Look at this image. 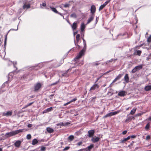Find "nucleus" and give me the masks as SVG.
Listing matches in <instances>:
<instances>
[{"instance_id": "obj_1", "label": "nucleus", "mask_w": 151, "mask_h": 151, "mask_svg": "<svg viewBox=\"0 0 151 151\" xmlns=\"http://www.w3.org/2000/svg\"><path fill=\"white\" fill-rule=\"evenodd\" d=\"M84 46L83 49L79 52L78 55L74 59L76 61L81 57L82 56L84 55V52H85L86 48V44H83Z\"/></svg>"}, {"instance_id": "obj_2", "label": "nucleus", "mask_w": 151, "mask_h": 151, "mask_svg": "<svg viewBox=\"0 0 151 151\" xmlns=\"http://www.w3.org/2000/svg\"><path fill=\"white\" fill-rule=\"evenodd\" d=\"M99 87V86L98 84H95L91 87L89 91L91 93L94 91H98Z\"/></svg>"}, {"instance_id": "obj_3", "label": "nucleus", "mask_w": 151, "mask_h": 151, "mask_svg": "<svg viewBox=\"0 0 151 151\" xmlns=\"http://www.w3.org/2000/svg\"><path fill=\"white\" fill-rule=\"evenodd\" d=\"M16 134L15 131H14L8 133H6L5 134V136L6 137H8L15 135Z\"/></svg>"}, {"instance_id": "obj_4", "label": "nucleus", "mask_w": 151, "mask_h": 151, "mask_svg": "<svg viewBox=\"0 0 151 151\" xmlns=\"http://www.w3.org/2000/svg\"><path fill=\"white\" fill-rule=\"evenodd\" d=\"M100 139V138L99 137L94 136L92 137L91 141L93 143H96L99 142Z\"/></svg>"}, {"instance_id": "obj_5", "label": "nucleus", "mask_w": 151, "mask_h": 151, "mask_svg": "<svg viewBox=\"0 0 151 151\" xmlns=\"http://www.w3.org/2000/svg\"><path fill=\"white\" fill-rule=\"evenodd\" d=\"M41 86V85L40 83H37L35 85L34 91H37L38 90Z\"/></svg>"}, {"instance_id": "obj_6", "label": "nucleus", "mask_w": 151, "mask_h": 151, "mask_svg": "<svg viewBox=\"0 0 151 151\" xmlns=\"http://www.w3.org/2000/svg\"><path fill=\"white\" fill-rule=\"evenodd\" d=\"M95 133V131L94 130H89L88 132V136L89 137H92Z\"/></svg>"}, {"instance_id": "obj_7", "label": "nucleus", "mask_w": 151, "mask_h": 151, "mask_svg": "<svg viewBox=\"0 0 151 151\" xmlns=\"http://www.w3.org/2000/svg\"><path fill=\"white\" fill-rule=\"evenodd\" d=\"M96 7L94 5H92L91 8V13L93 14L96 11Z\"/></svg>"}, {"instance_id": "obj_8", "label": "nucleus", "mask_w": 151, "mask_h": 151, "mask_svg": "<svg viewBox=\"0 0 151 151\" xmlns=\"http://www.w3.org/2000/svg\"><path fill=\"white\" fill-rule=\"evenodd\" d=\"M26 2H23L24 5L23 6V9H28L30 7V5L29 4H26Z\"/></svg>"}, {"instance_id": "obj_9", "label": "nucleus", "mask_w": 151, "mask_h": 151, "mask_svg": "<svg viewBox=\"0 0 151 151\" xmlns=\"http://www.w3.org/2000/svg\"><path fill=\"white\" fill-rule=\"evenodd\" d=\"M94 147L93 145L92 144L90 146L88 147L87 148H84L85 149L86 151H90L91 149H92Z\"/></svg>"}, {"instance_id": "obj_10", "label": "nucleus", "mask_w": 151, "mask_h": 151, "mask_svg": "<svg viewBox=\"0 0 151 151\" xmlns=\"http://www.w3.org/2000/svg\"><path fill=\"white\" fill-rule=\"evenodd\" d=\"M94 15L93 14L91 15L89 18L88 19L87 24H88L90 23L91 21H92L94 18Z\"/></svg>"}, {"instance_id": "obj_11", "label": "nucleus", "mask_w": 151, "mask_h": 151, "mask_svg": "<svg viewBox=\"0 0 151 151\" xmlns=\"http://www.w3.org/2000/svg\"><path fill=\"white\" fill-rule=\"evenodd\" d=\"M77 27V23L76 22H74L73 24L71 25L72 28L73 30L76 29Z\"/></svg>"}, {"instance_id": "obj_12", "label": "nucleus", "mask_w": 151, "mask_h": 151, "mask_svg": "<svg viewBox=\"0 0 151 151\" xmlns=\"http://www.w3.org/2000/svg\"><path fill=\"white\" fill-rule=\"evenodd\" d=\"M12 114V111H8L6 113H4L3 115L4 116H10Z\"/></svg>"}, {"instance_id": "obj_13", "label": "nucleus", "mask_w": 151, "mask_h": 151, "mask_svg": "<svg viewBox=\"0 0 151 151\" xmlns=\"http://www.w3.org/2000/svg\"><path fill=\"white\" fill-rule=\"evenodd\" d=\"M21 143V141L18 140L17 141L14 143L15 146L17 147H19Z\"/></svg>"}, {"instance_id": "obj_14", "label": "nucleus", "mask_w": 151, "mask_h": 151, "mask_svg": "<svg viewBox=\"0 0 151 151\" xmlns=\"http://www.w3.org/2000/svg\"><path fill=\"white\" fill-rule=\"evenodd\" d=\"M85 25L83 23H82L81 25V31L83 32L85 28Z\"/></svg>"}, {"instance_id": "obj_15", "label": "nucleus", "mask_w": 151, "mask_h": 151, "mask_svg": "<svg viewBox=\"0 0 151 151\" xmlns=\"http://www.w3.org/2000/svg\"><path fill=\"white\" fill-rule=\"evenodd\" d=\"M124 80L126 83H128L129 81V77L128 74H126L124 77Z\"/></svg>"}, {"instance_id": "obj_16", "label": "nucleus", "mask_w": 151, "mask_h": 151, "mask_svg": "<svg viewBox=\"0 0 151 151\" xmlns=\"http://www.w3.org/2000/svg\"><path fill=\"white\" fill-rule=\"evenodd\" d=\"M126 92L124 91H121L118 93V95L121 96H124L125 95Z\"/></svg>"}, {"instance_id": "obj_17", "label": "nucleus", "mask_w": 151, "mask_h": 151, "mask_svg": "<svg viewBox=\"0 0 151 151\" xmlns=\"http://www.w3.org/2000/svg\"><path fill=\"white\" fill-rule=\"evenodd\" d=\"M133 118H134V117L133 116H129L126 119L125 122H129L130 121H131L132 119Z\"/></svg>"}, {"instance_id": "obj_18", "label": "nucleus", "mask_w": 151, "mask_h": 151, "mask_svg": "<svg viewBox=\"0 0 151 151\" xmlns=\"http://www.w3.org/2000/svg\"><path fill=\"white\" fill-rule=\"evenodd\" d=\"M46 129L47 131L49 133H52L54 131V130L52 129L50 127H47Z\"/></svg>"}, {"instance_id": "obj_19", "label": "nucleus", "mask_w": 151, "mask_h": 151, "mask_svg": "<svg viewBox=\"0 0 151 151\" xmlns=\"http://www.w3.org/2000/svg\"><path fill=\"white\" fill-rule=\"evenodd\" d=\"M145 90L146 91H149L151 90V86H147L145 88Z\"/></svg>"}, {"instance_id": "obj_20", "label": "nucleus", "mask_w": 151, "mask_h": 151, "mask_svg": "<svg viewBox=\"0 0 151 151\" xmlns=\"http://www.w3.org/2000/svg\"><path fill=\"white\" fill-rule=\"evenodd\" d=\"M114 115V113L113 112H111L110 113H109L107 114L105 116V117H109L111 116Z\"/></svg>"}, {"instance_id": "obj_21", "label": "nucleus", "mask_w": 151, "mask_h": 151, "mask_svg": "<svg viewBox=\"0 0 151 151\" xmlns=\"http://www.w3.org/2000/svg\"><path fill=\"white\" fill-rule=\"evenodd\" d=\"M38 142V141L36 139H34L32 141V144L35 145L37 144Z\"/></svg>"}, {"instance_id": "obj_22", "label": "nucleus", "mask_w": 151, "mask_h": 151, "mask_svg": "<svg viewBox=\"0 0 151 151\" xmlns=\"http://www.w3.org/2000/svg\"><path fill=\"white\" fill-rule=\"evenodd\" d=\"M50 8L51 9L52 11L56 13H59L56 10V9L54 7L50 6Z\"/></svg>"}, {"instance_id": "obj_23", "label": "nucleus", "mask_w": 151, "mask_h": 151, "mask_svg": "<svg viewBox=\"0 0 151 151\" xmlns=\"http://www.w3.org/2000/svg\"><path fill=\"white\" fill-rule=\"evenodd\" d=\"M142 65H139L138 66H136L135 67L136 68L137 71L141 69L142 68Z\"/></svg>"}, {"instance_id": "obj_24", "label": "nucleus", "mask_w": 151, "mask_h": 151, "mask_svg": "<svg viewBox=\"0 0 151 151\" xmlns=\"http://www.w3.org/2000/svg\"><path fill=\"white\" fill-rule=\"evenodd\" d=\"M136 109L135 108H133L131 111L130 114L132 115L134 114L136 111Z\"/></svg>"}, {"instance_id": "obj_25", "label": "nucleus", "mask_w": 151, "mask_h": 151, "mask_svg": "<svg viewBox=\"0 0 151 151\" xmlns=\"http://www.w3.org/2000/svg\"><path fill=\"white\" fill-rule=\"evenodd\" d=\"M13 77V74L12 73H9L8 76V81H9L10 80L11 78H12Z\"/></svg>"}, {"instance_id": "obj_26", "label": "nucleus", "mask_w": 151, "mask_h": 151, "mask_svg": "<svg viewBox=\"0 0 151 151\" xmlns=\"http://www.w3.org/2000/svg\"><path fill=\"white\" fill-rule=\"evenodd\" d=\"M80 35L79 34H78L76 37V40L77 42H79L80 40Z\"/></svg>"}, {"instance_id": "obj_27", "label": "nucleus", "mask_w": 151, "mask_h": 151, "mask_svg": "<svg viewBox=\"0 0 151 151\" xmlns=\"http://www.w3.org/2000/svg\"><path fill=\"white\" fill-rule=\"evenodd\" d=\"M52 107L48 108L47 109L44 111L45 112H48L51 111L52 110Z\"/></svg>"}, {"instance_id": "obj_28", "label": "nucleus", "mask_w": 151, "mask_h": 151, "mask_svg": "<svg viewBox=\"0 0 151 151\" xmlns=\"http://www.w3.org/2000/svg\"><path fill=\"white\" fill-rule=\"evenodd\" d=\"M122 75H123L122 74H119L115 78L117 80H118L121 78Z\"/></svg>"}, {"instance_id": "obj_29", "label": "nucleus", "mask_w": 151, "mask_h": 151, "mask_svg": "<svg viewBox=\"0 0 151 151\" xmlns=\"http://www.w3.org/2000/svg\"><path fill=\"white\" fill-rule=\"evenodd\" d=\"M141 51L138 50L136 51V52H135V54L137 55H140L141 54Z\"/></svg>"}, {"instance_id": "obj_30", "label": "nucleus", "mask_w": 151, "mask_h": 151, "mask_svg": "<svg viewBox=\"0 0 151 151\" xmlns=\"http://www.w3.org/2000/svg\"><path fill=\"white\" fill-rule=\"evenodd\" d=\"M7 39V35H6L5 36V37L4 43L5 49V47L6 45Z\"/></svg>"}, {"instance_id": "obj_31", "label": "nucleus", "mask_w": 151, "mask_h": 151, "mask_svg": "<svg viewBox=\"0 0 151 151\" xmlns=\"http://www.w3.org/2000/svg\"><path fill=\"white\" fill-rule=\"evenodd\" d=\"M116 60H117L116 59H115L114 60H113V59H111V60H109L107 61L106 62V64H107L109 63V62H113V61H114H114Z\"/></svg>"}, {"instance_id": "obj_32", "label": "nucleus", "mask_w": 151, "mask_h": 151, "mask_svg": "<svg viewBox=\"0 0 151 151\" xmlns=\"http://www.w3.org/2000/svg\"><path fill=\"white\" fill-rule=\"evenodd\" d=\"M15 131L16 134H17L20 132H22L23 131V130L22 129H19V130H15Z\"/></svg>"}, {"instance_id": "obj_33", "label": "nucleus", "mask_w": 151, "mask_h": 151, "mask_svg": "<svg viewBox=\"0 0 151 151\" xmlns=\"http://www.w3.org/2000/svg\"><path fill=\"white\" fill-rule=\"evenodd\" d=\"M74 137L73 135H70L68 137V139L70 141H72L74 139Z\"/></svg>"}, {"instance_id": "obj_34", "label": "nucleus", "mask_w": 151, "mask_h": 151, "mask_svg": "<svg viewBox=\"0 0 151 151\" xmlns=\"http://www.w3.org/2000/svg\"><path fill=\"white\" fill-rule=\"evenodd\" d=\"M149 127L150 124H149V123H148L146 125L145 127V129L146 130H147L149 128Z\"/></svg>"}, {"instance_id": "obj_35", "label": "nucleus", "mask_w": 151, "mask_h": 151, "mask_svg": "<svg viewBox=\"0 0 151 151\" xmlns=\"http://www.w3.org/2000/svg\"><path fill=\"white\" fill-rule=\"evenodd\" d=\"M70 17L74 18H76V14L73 13L70 15Z\"/></svg>"}, {"instance_id": "obj_36", "label": "nucleus", "mask_w": 151, "mask_h": 151, "mask_svg": "<svg viewBox=\"0 0 151 151\" xmlns=\"http://www.w3.org/2000/svg\"><path fill=\"white\" fill-rule=\"evenodd\" d=\"M105 6L104 4H102V5H101L100 7H99V11H100L101 10H102V9H103V8Z\"/></svg>"}, {"instance_id": "obj_37", "label": "nucleus", "mask_w": 151, "mask_h": 151, "mask_svg": "<svg viewBox=\"0 0 151 151\" xmlns=\"http://www.w3.org/2000/svg\"><path fill=\"white\" fill-rule=\"evenodd\" d=\"M69 70H68L67 71L65 72V73H63L62 74V76H65V77H67L68 76V75L67 74V73Z\"/></svg>"}, {"instance_id": "obj_38", "label": "nucleus", "mask_w": 151, "mask_h": 151, "mask_svg": "<svg viewBox=\"0 0 151 151\" xmlns=\"http://www.w3.org/2000/svg\"><path fill=\"white\" fill-rule=\"evenodd\" d=\"M77 100V99L76 98H75L72 99V100H70L68 102H69V104H70L72 102L75 101Z\"/></svg>"}, {"instance_id": "obj_39", "label": "nucleus", "mask_w": 151, "mask_h": 151, "mask_svg": "<svg viewBox=\"0 0 151 151\" xmlns=\"http://www.w3.org/2000/svg\"><path fill=\"white\" fill-rule=\"evenodd\" d=\"M31 138V135L30 134H28L27 136V138L28 139H30Z\"/></svg>"}, {"instance_id": "obj_40", "label": "nucleus", "mask_w": 151, "mask_h": 151, "mask_svg": "<svg viewBox=\"0 0 151 151\" xmlns=\"http://www.w3.org/2000/svg\"><path fill=\"white\" fill-rule=\"evenodd\" d=\"M127 141L126 138L124 139L123 140H122L120 142L121 143H124L125 142Z\"/></svg>"}, {"instance_id": "obj_41", "label": "nucleus", "mask_w": 151, "mask_h": 151, "mask_svg": "<svg viewBox=\"0 0 151 151\" xmlns=\"http://www.w3.org/2000/svg\"><path fill=\"white\" fill-rule=\"evenodd\" d=\"M137 71V70L136 69V68L135 67V68L134 69H133L132 70V73H135Z\"/></svg>"}, {"instance_id": "obj_42", "label": "nucleus", "mask_w": 151, "mask_h": 151, "mask_svg": "<svg viewBox=\"0 0 151 151\" xmlns=\"http://www.w3.org/2000/svg\"><path fill=\"white\" fill-rule=\"evenodd\" d=\"M120 112V110H119V111H114V112H113V113H114V115H116V114L119 113Z\"/></svg>"}, {"instance_id": "obj_43", "label": "nucleus", "mask_w": 151, "mask_h": 151, "mask_svg": "<svg viewBox=\"0 0 151 151\" xmlns=\"http://www.w3.org/2000/svg\"><path fill=\"white\" fill-rule=\"evenodd\" d=\"M147 42H151V35H150L147 39Z\"/></svg>"}, {"instance_id": "obj_44", "label": "nucleus", "mask_w": 151, "mask_h": 151, "mask_svg": "<svg viewBox=\"0 0 151 151\" xmlns=\"http://www.w3.org/2000/svg\"><path fill=\"white\" fill-rule=\"evenodd\" d=\"M43 6L45 7L46 6V4L45 2L42 3V4L41 5V6ZM41 8H42L41 6H40Z\"/></svg>"}, {"instance_id": "obj_45", "label": "nucleus", "mask_w": 151, "mask_h": 151, "mask_svg": "<svg viewBox=\"0 0 151 151\" xmlns=\"http://www.w3.org/2000/svg\"><path fill=\"white\" fill-rule=\"evenodd\" d=\"M70 6V5L68 4H66L64 5V7L65 8L69 7Z\"/></svg>"}, {"instance_id": "obj_46", "label": "nucleus", "mask_w": 151, "mask_h": 151, "mask_svg": "<svg viewBox=\"0 0 151 151\" xmlns=\"http://www.w3.org/2000/svg\"><path fill=\"white\" fill-rule=\"evenodd\" d=\"M70 148V147H66L63 150V151H65L68 150Z\"/></svg>"}, {"instance_id": "obj_47", "label": "nucleus", "mask_w": 151, "mask_h": 151, "mask_svg": "<svg viewBox=\"0 0 151 151\" xmlns=\"http://www.w3.org/2000/svg\"><path fill=\"white\" fill-rule=\"evenodd\" d=\"M150 135H148L147 136L146 138V140H148L149 139H150Z\"/></svg>"}, {"instance_id": "obj_48", "label": "nucleus", "mask_w": 151, "mask_h": 151, "mask_svg": "<svg viewBox=\"0 0 151 151\" xmlns=\"http://www.w3.org/2000/svg\"><path fill=\"white\" fill-rule=\"evenodd\" d=\"M83 143V142H78L77 144V145L78 146H80Z\"/></svg>"}, {"instance_id": "obj_49", "label": "nucleus", "mask_w": 151, "mask_h": 151, "mask_svg": "<svg viewBox=\"0 0 151 151\" xmlns=\"http://www.w3.org/2000/svg\"><path fill=\"white\" fill-rule=\"evenodd\" d=\"M57 126H59V125H60V126H64V123H63V122H61L60 123H59L58 124H57Z\"/></svg>"}, {"instance_id": "obj_50", "label": "nucleus", "mask_w": 151, "mask_h": 151, "mask_svg": "<svg viewBox=\"0 0 151 151\" xmlns=\"http://www.w3.org/2000/svg\"><path fill=\"white\" fill-rule=\"evenodd\" d=\"M109 2V1H106V2H105L104 3V4L105 6H106L108 4V3Z\"/></svg>"}, {"instance_id": "obj_51", "label": "nucleus", "mask_w": 151, "mask_h": 151, "mask_svg": "<svg viewBox=\"0 0 151 151\" xmlns=\"http://www.w3.org/2000/svg\"><path fill=\"white\" fill-rule=\"evenodd\" d=\"M70 123L69 122H67L64 124V126L67 125L69 124Z\"/></svg>"}, {"instance_id": "obj_52", "label": "nucleus", "mask_w": 151, "mask_h": 151, "mask_svg": "<svg viewBox=\"0 0 151 151\" xmlns=\"http://www.w3.org/2000/svg\"><path fill=\"white\" fill-rule=\"evenodd\" d=\"M127 131L125 130L122 132V133L124 135V134H125L127 133Z\"/></svg>"}, {"instance_id": "obj_53", "label": "nucleus", "mask_w": 151, "mask_h": 151, "mask_svg": "<svg viewBox=\"0 0 151 151\" xmlns=\"http://www.w3.org/2000/svg\"><path fill=\"white\" fill-rule=\"evenodd\" d=\"M77 151H86L85 149H80L79 150Z\"/></svg>"}, {"instance_id": "obj_54", "label": "nucleus", "mask_w": 151, "mask_h": 151, "mask_svg": "<svg viewBox=\"0 0 151 151\" xmlns=\"http://www.w3.org/2000/svg\"><path fill=\"white\" fill-rule=\"evenodd\" d=\"M82 40L83 41V44H86V41L83 38H82Z\"/></svg>"}, {"instance_id": "obj_55", "label": "nucleus", "mask_w": 151, "mask_h": 151, "mask_svg": "<svg viewBox=\"0 0 151 151\" xmlns=\"http://www.w3.org/2000/svg\"><path fill=\"white\" fill-rule=\"evenodd\" d=\"M99 18L98 17H96V24L98 21Z\"/></svg>"}, {"instance_id": "obj_56", "label": "nucleus", "mask_w": 151, "mask_h": 151, "mask_svg": "<svg viewBox=\"0 0 151 151\" xmlns=\"http://www.w3.org/2000/svg\"><path fill=\"white\" fill-rule=\"evenodd\" d=\"M69 102H68L67 103H65V104H64L63 105V106H66L69 104Z\"/></svg>"}, {"instance_id": "obj_57", "label": "nucleus", "mask_w": 151, "mask_h": 151, "mask_svg": "<svg viewBox=\"0 0 151 151\" xmlns=\"http://www.w3.org/2000/svg\"><path fill=\"white\" fill-rule=\"evenodd\" d=\"M32 126V125L31 124H28L27 125V127H31Z\"/></svg>"}, {"instance_id": "obj_58", "label": "nucleus", "mask_w": 151, "mask_h": 151, "mask_svg": "<svg viewBox=\"0 0 151 151\" xmlns=\"http://www.w3.org/2000/svg\"><path fill=\"white\" fill-rule=\"evenodd\" d=\"M131 138V137L130 136H128L127 138H126L127 139V140H129L130 138Z\"/></svg>"}, {"instance_id": "obj_59", "label": "nucleus", "mask_w": 151, "mask_h": 151, "mask_svg": "<svg viewBox=\"0 0 151 151\" xmlns=\"http://www.w3.org/2000/svg\"><path fill=\"white\" fill-rule=\"evenodd\" d=\"M131 138V137L130 136H128L127 138H126L127 139V140H129L130 138Z\"/></svg>"}, {"instance_id": "obj_60", "label": "nucleus", "mask_w": 151, "mask_h": 151, "mask_svg": "<svg viewBox=\"0 0 151 151\" xmlns=\"http://www.w3.org/2000/svg\"><path fill=\"white\" fill-rule=\"evenodd\" d=\"M130 137H131V138H134L136 137V136L135 135H133L131 136Z\"/></svg>"}, {"instance_id": "obj_61", "label": "nucleus", "mask_w": 151, "mask_h": 151, "mask_svg": "<svg viewBox=\"0 0 151 151\" xmlns=\"http://www.w3.org/2000/svg\"><path fill=\"white\" fill-rule=\"evenodd\" d=\"M33 103V102H32L28 104V106H30Z\"/></svg>"}, {"instance_id": "obj_62", "label": "nucleus", "mask_w": 151, "mask_h": 151, "mask_svg": "<svg viewBox=\"0 0 151 151\" xmlns=\"http://www.w3.org/2000/svg\"><path fill=\"white\" fill-rule=\"evenodd\" d=\"M17 64V62L16 61L14 62H13V64H14V67H15V65H16Z\"/></svg>"}, {"instance_id": "obj_63", "label": "nucleus", "mask_w": 151, "mask_h": 151, "mask_svg": "<svg viewBox=\"0 0 151 151\" xmlns=\"http://www.w3.org/2000/svg\"><path fill=\"white\" fill-rule=\"evenodd\" d=\"M117 80L115 78V79L113 81L112 83H114Z\"/></svg>"}, {"instance_id": "obj_64", "label": "nucleus", "mask_w": 151, "mask_h": 151, "mask_svg": "<svg viewBox=\"0 0 151 151\" xmlns=\"http://www.w3.org/2000/svg\"><path fill=\"white\" fill-rule=\"evenodd\" d=\"M148 120L149 121H151V116L149 117L148 119Z\"/></svg>"}]
</instances>
